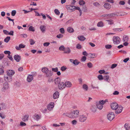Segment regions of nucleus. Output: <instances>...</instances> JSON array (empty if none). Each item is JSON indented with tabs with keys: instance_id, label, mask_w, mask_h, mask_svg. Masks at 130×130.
I'll use <instances>...</instances> for the list:
<instances>
[{
	"instance_id": "c756f323",
	"label": "nucleus",
	"mask_w": 130,
	"mask_h": 130,
	"mask_svg": "<svg viewBox=\"0 0 130 130\" xmlns=\"http://www.w3.org/2000/svg\"><path fill=\"white\" fill-rule=\"evenodd\" d=\"M42 71L43 72L45 73V74L49 70L46 67H44L43 68H42Z\"/></svg>"
},
{
	"instance_id": "de8ad7c7",
	"label": "nucleus",
	"mask_w": 130,
	"mask_h": 130,
	"mask_svg": "<svg viewBox=\"0 0 130 130\" xmlns=\"http://www.w3.org/2000/svg\"><path fill=\"white\" fill-rule=\"evenodd\" d=\"M87 65L88 67L89 68H92V66H93L92 64L90 62H89L88 63H87Z\"/></svg>"
},
{
	"instance_id": "4d7b16f0",
	"label": "nucleus",
	"mask_w": 130,
	"mask_h": 130,
	"mask_svg": "<svg viewBox=\"0 0 130 130\" xmlns=\"http://www.w3.org/2000/svg\"><path fill=\"white\" fill-rule=\"evenodd\" d=\"M86 57L85 56H84L81 58V61L82 62H84L86 60Z\"/></svg>"
},
{
	"instance_id": "6e6552de",
	"label": "nucleus",
	"mask_w": 130,
	"mask_h": 130,
	"mask_svg": "<svg viewBox=\"0 0 130 130\" xmlns=\"http://www.w3.org/2000/svg\"><path fill=\"white\" fill-rule=\"evenodd\" d=\"M58 87L59 89L62 90L65 88L64 83L62 82H61L58 85Z\"/></svg>"
},
{
	"instance_id": "39448f33",
	"label": "nucleus",
	"mask_w": 130,
	"mask_h": 130,
	"mask_svg": "<svg viewBox=\"0 0 130 130\" xmlns=\"http://www.w3.org/2000/svg\"><path fill=\"white\" fill-rule=\"evenodd\" d=\"M87 119V117L86 115H80L78 118V119L79 122H83L86 121Z\"/></svg>"
},
{
	"instance_id": "20e7f679",
	"label": "nucleus",
	"mask_w": 130,
	"mask_h": 130,
	"mask_svg": "<svg viewBox=\"0 0 130 130\" xmlns=\"http://www.w3.org/2000/svg\"><path fill=\"white\" fill-rule=\"evenodd\" d=\"M115 116L114 113L112 112L109 113L107 115L108 119L110 121L114 119Z\"/></svg>"
},
{
	"instance_id": "3c124183",
	"label": "nucleus",
	"mask_w": 130,
	"mask_h": 130,
	"mask_svg": "<svg viewBox=\"0 0 130 130\" xmlns=\"http://www.w3.org/2000/svg\"><path fill=\"white\" fill-rule=\"evenodd\" d=\"M93 5L96 7H99L100 6V5L98 2H95L93 3Z\"/></svg>"
},
{
	"instance_id": "e433bc0d",
	"label": "nucleus",
	"mask_w": 130,
	"mask_h": 130,
	"mask_svg": "<svg viewBox=\"0 0 130 130\" xmlns=\"http://www.w3.org/2000/svg\"><path fill=\"white\" fill-rule=\"evenodd\" d=\"M83 88L85 91H87L88 89V87L86 84H84L83 85Z\"/></svg>"
},
{
	"instance_id": "9b49d317",
	"label": "nucleus",
	"mask_w": 130,
	"mask_h": 130,
	"mask_svg": "<svg viewBox=\"0 0 130 130\" xmlns=\"http://www.w3.org/2000/svg\"><path fill=\"white\" fill-rule=\"evenodd\" d=\"M118 110L115 111L116 114H118L121 113L123 109V107L121 106H118V107L117 108Z\"/></svg>"
},
{
	"instance_id": "7ed1b4c3",
	"label": "nucleus",
	"mask_w": 130,
	"mask_h": 130,
	"mask_svg": "<svg viewBox=\"0 0 130 130\" xmlns=\"http://www.w3.org/2000/svg\"><path fill=\"white\" fill-rule=\"evenodd\" d=\"M113 42L114 44H118L120 41V38L118 36H114L113 38Z\"/></svg>"
},
{
	"instance_id": "603ef678",
	"label": "nucleus",
	"mask_w": 130,
	"mask_h": 130,
	"mask_svg": "<svg viewBox=\"0 0 130 130\" xmlns=\"http://www.w3.org/2000/svg\"><path fill=\"white\" fill-rule=\"evenodd\" d=\"M63 36V35L61 34H59L56 36V37L59 39L61 38H62Z\"/></svg>"
},
{
	"instance_id": "37998d69",
	"label": "nucleus",
	"mask_w": 130,
	"mask_h": 130,
	"mask_svg": "<svg viewBox=\"0 0 130 130\" xmlns=\"http://www.w3.org/2000/svg\"><path fill=\"white\" fill-rule=\"evenodd\" d=\"M59 49L60 51H64L65 50V47L63 45H61L59 47Z\"/></svg>"
},
{
	"instance_id": "338daca9",
	"label": "nucleus",
	"mask_w": 130,
	"mask_h": 130,
	"mask_svg": "<svg viewBox=\"0 0 130 130\" xmlns=\"http://www.w3.org/2000/svg\"><path fill=\"white\" fill-rule=\"evenodd\" d=\"M4 53L5 54H8L9 55V54H10L11 52L9 51H5L4 52Z\"/></svg>"
},
{
	"instance_id": "6ab92c4d",
	"label": "nucleus",
	"mask_w": 130,
	"mask_h": 130,
	"mask_svg": "<svg viewBox=\"0 0 130 130\" xmlns=\"http://www.w3.org/2000/svg\"><path fill=\"white\" fill-rule=\"evenodd\" d=\"M97 108L96 106L92 105L91 108V110L92 112L94 113L96 111Z\"/></svg>"
},
{
	"instance_id": "79ce46f5",
	"label": "nucleus",
	"mask_w": 130,
	"mask_h": 130,
	"mask_svg": "<svg viewBox=\"0 0 130 130\" xmlns=\"http://www.w3.org/2000/svg\"><path fill=\"white\" fill-rule=\"evenodd\" d=\"M67 69V68L66 66H63L61 67V70L62 71H65Z\"/></svg>"
},
{
	"instance_id": "c85d7f7f",
	"label": "nucleus",
	"mask_w": 130,
	"mask_h": 130,
	"mask_svg": "<svg viewBox=\"0 0 130 130\" xmlns=\"http://www.w3.org/2000/svg\"><path fill=\"white\" fill-rule=\"evenodd\" d=\"M71 52V50L68 47L67 48H66L65 49V51L64 53H65L69 54Z\"/></svg>"
},
{
	"instance_id": "ddd939ff",
	"label": "nucleus",
	"mask_w": 130,
	"mask_h": 130,
	"mask_svg": "<svg viewBox=\"0 0 130 130\" xmlns=\"http://www.w3.org/2000/svg\"><path fill=\"white\" fill-rule=\"evenodd\" d=\"M4 77L5 81L6 82H10L12 80V78L11 77H8V76L5 75Z\"/></svg>"
},
{
	"instance_id": "f8f14e48",
	"label": "nucleus",
	"mask_w": 130,
	"mask_h": 130,
	"mask_svg": "<svg viewBox=\"0 0 130 130\" xmlns=\"http://www.w3.org/2000/svg\"><path fill=\"white\" fill-rule=\"evenodd\" d=\"M3 86V87L2 88V91L4 92L8 88V84L7 83H5L4 84Z\"/></svg>"
},
{
	"instance_id": "1a4fd4ad",
	"label": "nucleus",
	"mask_w": 130,
	"mask_h": 130,
	"mask_svg": "<svg viewBox=\"0 0 130 130\" xmlns=\"http://www.w3.org/2000/svg\"><path fill=\"white\" fill-rule=\"evenodd\" d=\"M7 73L8 75L11 77L14 74L15 72L13 70H8L7 71Z\"/></svg>"
},
{
	"instance_id": "13d9d810",
	"label": "nucleus",
	"mask_w": 130,
	"mask_h": 130,
	"mask_svg": "<svg viewBox=\"0 0 130 130\" xmlns=\"http://www.w3.org/2000/svg\"><path fill=\"white\" fill-rule=\"evenodd\" d=\"M26 125V124L23 122H21L20 123V125L22 126H25Z\"/></svg>"
},
{
	"instance_id": "5fc2aeb1",
	"label": "nucleus",
	"mask_w": 130,
	"mask_h": 130,
	"mask_svg": "<svg viewBox=\"0 0 130 130\" xmlns=\"http://www.w3.org/2000/svg\"><path fill=\"white\" fill-rule=\"evenodd\" d=\"M63 115L64 116H66L70 118V113H64L63 114Z\"/></svg>"
},
{
	"instance_id": "f3484780",
	"label": "nucleus",
	"mask_w": 130,
	"mask_h": 130,
	"mask_svg": "<svg viewBox=\"0 0 130 130\" xmlns=\"http://www.w3.org/2000/svg\"><path fill=\"white\" fill-rule=\"evenodd\" d=\"M54 103H53L51 102L47 106V109L49 110H51L52 108L54 107Z\"/></svg>"
},
{
	"instance_id": "bf43d9fd",
	"label": "nucleus",
	"mask_w": 130,
	"mask_h": 130,
	"mask_svg": "<svg viewBox=\"0 0 130 130\" xmlns=\"http://www.w3.org/2000/svg\"><path fill=\"white\" fill-rule=\"evenodd\" d=\"M52 70L53 71L57 72L58 71V69L57 67H56L55 68H52Z\"/></svg>"
},
{
	"instance_id": "a19ab883",
	"label": "nucleus",
	"mask_w": 130,
	"mask_h": 130,
	"mask_svg": "<svg viewBox=\"0 0 130 130\" xmlns=\"http://www.w3.org/2000/svg\"><path fill=\"white\" fill-rule=\"evenodd\" d=\"M77 61L78 60L77 59H75L73 61V63L75 65H78L79 62H78Z\"/></svg>"
},
{
	"instance_id": "680f3d73",
	"label": "nucleus",
	"mask_w": 130,
	"mask_h": 130,
	"mask_svg": "<svg viewBox=\"0 0 130 130\" xmlns=\"http://www.w3.org/2000/svg\"><path fill=\"white\" fill-rule=\"evenodd\" d=\"M31 74L30 75L32 76L33 77L34 76H35L37 74L36 72H31Z\"/></svg>"
},
{
	"instance_id": "f704fd0d",
	"label": "nucleus",
	"mask_w": 130,
	"mask_h": 130,
	"mask_svg": "<svg viewBox=\"0 0 130 130\" xmlns=\"http://www.w3.org/2000/svg\"><path fill=\"white\" fill-rule=\"evenodd\" d=\"M109 78V76L108 75H105L103 77V79L108 82Z\"/></svg>"
},
{
	"instance_id": "4be33fe9",
	"label": "nucleus",
	"mask_w": 130,
	"mask_h": 130,
	"mask_svg": "<svg viewBox=\"0 0 130 130\" xmlns=\"http://www.w3.org/2000/svg\"><path fill=\"white\" fill-rule=\"evenodd\" d=\"M29 117V115H24L23 118H22L23 121L24 122L27 121L28 120Z\"/></svg>"
},
{
	"instance_id": "ea45409f",
	"label": "nucleus",
	"mask_w": 130,
	"mask_h": 130,
	"mask_svg": "<svg viewBox=\"0 0 130 130\" xmlns=\"http://www.w3.org/2000/svg\"><path fill=\"white\" fill-rule=\"evenodd\" d=\"M66 8L69 11L71 12V5H66Z\"/></svg>"
},
{
	"instance_id": "a18cd8bd",
	"label": "nucleus",
	"mask_w": 130,
	"mask_h": 130,
	"mask_svg": "<svg viewBox=\"0 0 130 130\" xmlns=\"http://www.w3.org/2000/svg\"><path fill=\"white\" fill-rule=\"evenodd\" d=\"M59 31H60V33L62 34H64V33L65 32V31H64V29L63 28H62L60 29Z\"/></svg>"
},
{
	"instance_id": "cd10ccee",
	"label": "nucleus",
	"mask_w": 130,
	"mask_h": 130,
	"mask_svg": "<svg viewBox=\"0 0 130 130\" xmlns=\"http://www.w3.org/2000/svg\"><path fill=\"white\" fill-rule=\"evenodd\" d=\"M40 28L42 32L43 33L45 32V27L44 26H41Z\"/></svg>"
},
{
	"instance_id": "9d476101",
	"label": "nucleus",
	"mask_w": 130,
	"mask_h": 130,
	"mask_svg": "<svg viewBox=\"0 0 130 130\" xmlns=\"http://www.w3.org/2000/svg\"><path fill=\"white\" fill-rule=\"evenodd\" d=\"M122 15V14H120L118 12L114 13L108 14V17H113L116 16H120Z\"/></svg>"
},
{
	"instance_id": "774afa93",
	"label": "nucleus",
	"mask_w": 130,
	"mask_h": 130,
	"mask_svg": "<svg viewBox=\"0 0 130 130\" xmlns=\"http://www.w3.org/2000/svg\"><path fill=\"white\" fill-rule=\"evenodd\" d=\"M72 123L73 125H76L77 123V121L76 120H74L72 121Z\"/></svg>"
},
{
	"instance_id": "412c9836",
	"label": "nucleus",
	"mask_w": 130,
	"mask_h": 130,
	"mask_svg": "<svg viewBox=\"0 0 130 130\" xmlns=\"http://www.w3.org/2000/svg\"><path fill=\"white\" fill-rule=\"evenodd\" d=\"M33 77L30 75H28L27 77V80L29 82H31L33 79Z\"/></svg>"
},
{
	"instance_id": "4c0bfd02",
	"label": "nucleus",
	"mask_w": 130,
	"mask_h": 130,
	"mask_svg": "<svg viewBox=\"0 0 130 130\" xmlns=\"http://www.w3.org/2000/svg\"><path fill=\"white\" fill-rule=\"evenodd\" d=\"M75 9L78 10H79L80 13V16H81L82 15V11L80 9V8L79 7H76L75 8Z\"/></svg>"
},
{
	"instance_id": "e2e57ef3",
	"label": "nucleus",
	"mask_w": 130,
	"mask_h": 130,
	"mask_svg": "<svg viewBox=\"0 0 130 130\" xmlns=\"http://www.w3.org/2000/svg\"><path fill=\"white\" fill-rule=\"evenodd\" d=\"M117 66V64H113L111 66V68L113 69L115 68Z\"/></svg>"
},
{
	"instance_id": "2eb2a0df",
	"label": "nucleus",
	"mask_w": 130,
	"mask_h": 130,
	"mask_svg": "<svg viewBox=\"0 0 130 130\" xmlns=\"http://www.w3.org/2000/svg\"><path fill=\"white\" fill-rule=\"evenodd\" d=\"M25 46V45H24L23 44H21L19 45V46H16L15 47V48L17 50H20L21 49V48H24Z\"/></svg>"
},
{
	"instance_id": "69168bd1",
	"label": "nucleus",
	"mask_w": 130,
	"mask_h": 130,
	"mask_svg": "<svg viewBox=\"0 0 130 130\" xmlns=\"http://www.w3.org/2000/svg\"><path fill=\"white\" fill-rule=\"evenodd\" d=\"M3 32L6 35H8L9 34V32L6 30H3Z\"/></svg>"
},
{
	"instance_id": "423d86ee",
	"label": "nucleus",
	"mask_w": 130,
	"mask_h": 130,
	"mask_svg": "<svg viewBox=\"0 0 130 130\" xmlns=\"http://www.w3.org/2000/svg\"><path fill=\"white\" fill-rule=\"evenodd\" d=\"M32 117L34 120L38 121L41 119V115L37 113H35L33 115Z\"/></svg>"
},
{
	"instance_id": "4468645a",
	"label": "nucleus",
	"mask_w": 130,
	"mask_h": 130,
	"mask_svg": "<svg viewBox=\"0 0 130 130\" xmlns=\"http://www.w3.org/2000/svg\"><path fill=\"white\" fill-rule=\"evenodd\" d=\"M14 60L17 62H19L21 60V56L18 55H15L14 56Z\"/></svg>"
},
{
	"instance_id": "b1692460",
	"label": "nucleus",
	"mask_w": 130,
	"mask_h": 130,
	"mask_svg": "<svg viewBox=\"0 0 130 130\" xmlns=\"http://www.w3.org/2000/svg\"><path fill=\"white\" fill-rule=\"evenodd\" d=\"M104 6L105 8L107 9H110L111 7V5L110 4L108 3H107L105 4L104 5Z\"/></svg>"
},
{
	"instance_id": "a878e982",
	"label": "nucleus",
	"mask_w": 130,
	"mask_h": 130,
	"mask_svg": "<svg viewBox=\"0 0 130 130\" xmlns=\"http://www.w3.org/2000/svg\"><path fill=\"white\" fill-rule=\"evenodd\" d=\"M124 127L126 130H130V126L129 124L125 123L124 125Z\"/></svg>"
},
{
	"instance_id": "7c9ffc66",
	"label": "nucleus",
	"mask_w": 130,
	"mask_h": 130,
	"mask_svg": "<svg viewBox=\"0 0 130 130\" xmlns=\"http://www.w3.org/2000/svg\"><path fill=\"white\" fill-rule=\"evenodd\" d=\"M97 26L98 27H103L104 26L103 23L102 21L98 22L97 24Z\"/></svg>"
},
{
	"instance_id": "c9c22d12",
	"label": "nucleus",
	"mask_w": 130,
	"mask_h": 130,
	"mask_svg": "<svg viewBox=\"0 0 130 130\" xmlns=\"http://www.w3.org/2000/svg\"><path fill=\"white\" fill-rule=\"evenodd\" d=\"M28 30L29 31H35V29L32 26H30Z\"/></svg>"
},
{
	"instance_id": "bb28decb",
	"label": "nucleus",
	"mask_w": 130,
	"mask_h": 130,
	"mask_svg": "<svg viewBox=\"0 0 130 130\" xmlns=\"http://www.w3.org/2000/svg\"><path fill=\"white\" fill-rule=\"evenodd\" d=\"M77 38L79 40L82 41H84L86 39V38L84 37L83 36H78L77 37Z\"/></svg>"
},
{
	"instance_id": "09e8293b",
	"label": "nucleus",
	"mask_w": 130,
	"mask_h": 130,
	"mask_svg": "<svg viewBox=\"0 0 130 130\" xmlns=\"http://www.w3.org/2000/svg\"><path fill=\"white\" fill-rule=\"evenodd\" d=\"M89 57L92 58H94V56H95V54H92L91 53L89 54Z\"/></svg>"
},
{
	"instance_id": "72a5a7b5",
	"label": "nucleus",
	"mask_w": 130,
	"mask_h": 130,
	"mask_svg": "<svg viewBox=\"0 0 130 130\" xmlns=\"http://www.w3.org/2000/svg\"><path fill=\"white\" fill-rule=\"evenodd\" d=\"M10 37L9 36H7L4 40V41L8 43L10 40Z\"/></svg>"
},
{
	"instance_id": "f257e3e1",
	"label": "nucleus",
	"mask_w": 130,
	"mask_h": 130,
	"mask_svg": "<svg viewBox=\"0 0 130 130\" xmlns=\"http://www.w3.org/2000/svg\"><path fill=\"white\" fill-rule=\"evenodd\" d=\"M107 102V99H106L105 100H102L99 102H96V106L98 109L101 110L103 107V105Z\"/></svg>"
},
{
	"instance_id": "dca6fc26",
	"label": "nucleus",
	"mask_w": 130,
	"mask_h": 130,
	"mask_svg": "<svg viewBox=\"0 0 130 130\" xmlns=\"http://www.w3.org/2000/svg\"><path fill=\"white\" fill-rule=\"evenodd\" d=\"M53 98L54 99L58 98L59 96V93L58 91H56L53 94Z\"/></svg>"
},
{
	"instance_id": "aec40b11",
	"label": "nucleus",
	"mask_w": 130,
	"mask_h": 130,
	"mask_svg": "<svg viewBox=\"0 0 130 130\" xmlns=\"http://www.w3.org/2000/svg\"><path fill=\"white\" fill-rule=\"evenodd\" d=\"M64 85L65 87H66L69 88L71 87L72 86V84L71 82L69 81L66 82L64 83Z\"/></svg>"
},
{
	"instance_id": "052dcab7",
	"label": "nucleus",
	"mask_w": 130,
	"mask_h": 130,
	"mask_svg": "<svg viewBox=\"0 0 130 130\" xmlns=\"http://www.w3.org/2000/svg\"><path fill=\"white\" fill-rule=\"evenodd\" d=\"M76 48L78 49H80L82 48V46L80 44H78L77 45Z\"/></svg>"
},
{
	"instance_id": "8fccbe9b",
	"label": "nucleus",
	"mask_w": 130,
	"mask_h": 130,
	"mask_svg": "<svg viewBox=\"0 0 130 130\" xmlns=\"http://www.w3.org/2000/svg\"><path fill=\"white\" fill-rule=\"evenodd\" d=\"M16 13V11L15 10H12L11 12V15L12 16H15Z\"/></svg>"
},
{
	"instance_id": "58836bf2",
	"label": "nucleus",
	"mask_w": 130,
	"mask_h": 130,
	"mask_svg": "<svg viewBox=\"0 0 130 130\" xmlns=\"http://www.w3.org/2000/svg\"><path fill=\"white\" fill-rule=\"evenodd\" d=\"M85 3V2L83 0H80L79 1V4L80 5H83Z\"/></svg>"
},
{
	"instance_id": "473e14b6",
	"label": "nucleus",
	"mask_w": 130,
	"mask_h": 130,
	"mask_svg": "<svg viewBox=\"0 0 130 130\" xmlns=\"http://www.w3.org/2000/svg\"><path fill=\"white\" fill-rule=\"evenodd\" d=\"M106 21L108 22V24H109L111 25L113 24V20L111 19L106 20Z\"/></svg>"
},
{
	"instance_id": "c03bdc74",
	"label": "nucleus",
	"mask_w": 130,
	"mask_h": 130,
	"mask_svg": "<svg viewBox=\"0 0 130 130\" xmlns=\"http://www.w3.org/2000/svg\"><path fill=\"white\" fill-rule=\"evenodd\" d=\"M98 78L99 80H102L103 79V77L102 75H99L98 76Z\"/></svg>"
},
{
	"instance_id": "49530a36",
	"label": "nucleus",
	"mask_w": 130,
	"mask_h": 130,
	"mask_svg": "<svg viewBox=\"0 0 130 130\" xmlns=\"http://www.w3.org/2000/svg\"><path fill=\"white\" fill-rule=\"evenodd\" d=\"M54 12L57 15H59L60 14V12L57 9H55L54 10Z\"/></svg>"
},
{
	"instance_id": "a211bd4d",
	"label": "nucleus",
	"mask_w": 130,
	"mask_h": 130,
	"mask_svg": "<svg viewBox=\"0 0 130 130\" xmlns=\"http://www.w3.org/2000/svg\"><path fill=\"white\" fill-rule=\"evenodd\" d=\"M46 76L47 77H50L51 76L53 75V72L51 70H48L46 73Z\"/></svg>"
},
{
	"instance_id": "f03ea898",
	"label": "nucleus",
	"mask_w": 130,
	"mask_h": 130,
	"mask_svg": "<svg viewBox=\"0 0 130 130\" xmlns=\"http://www.w3.org/2000/svg\"><path fill=\"white\" fill-rule=\"evenodd\" d=\"M79 114V110H74L70 112V118L74 119L78 117Z\"/></svg>"
},
{
	"instance_id": "2f4dec72",
	"label": "nucleus",
	"mask_w": 130,
	"mask_h": 130,
	"mask_svg": "<svg viewBox=\"0 0 130 130\" xmlns=\"http://www.w3.org/2000/svg\"><path fill=\"white\" fill-rule=\"evenodd\" d=\"M128 37L127 36L124 35L123 36V41L124 42H127L128 41Z\"/></svg>"
},
{
	"instance_id": "0eeeda50",
	"label": "nucleus",
	"mask_w": 130,
	"mask_h": 130,
	"mask_svg": "<svg viewBox=\"0 0 130 130\" xmlns=\"http://www.w3.org/2000/svg\"><path fill=\"white\" fill-rule=\"evenodd\" d=\"M111 107L112 109L116 110L118 107V105L116 103H113L111 104Z\"/></svg>"
},
{
	"instance_id": "0e129e2a",
	"label": "nucleus",
	"mask_w": 130,
	"mask_h": 130,
	"mask_svg": "<svg viewBox=\"0 0 130 130\" xmlns=\"http://www.w3.org/2000/svg\"><path fill=\"white\" fill-rule=\"evenodd\" d=\"M50 43L48 42H45L44 43L43 45L45 46H47L50 44Z\"/></svg>"
},
{
	"instance_id": "5701e85b",
	"label": "nucleus",
	"mask_w": 130,
	"mask_h": 130,
	"mask_svg": "<svg viewBox=\"0 0 130 130\" xmlns=\"http://www.w3.org/2000/svg\"><path fill=\"white\" fill-rule=\"evenodd\" d=\"M61 82L60 79L59 77H57L55 79L54 82L56 84L58 85Z\"/></svg>"
},
{
	"instance_id": "393cba45",
	"label": "nucleus",
	"mask_w": 130,
	"mask_h": 130,
	"mask_svg": "<svg viewBox=\"0 0 130 130\" xmlns=\"http://www.w3.org/2000/svg\"><path fill=\"white\" fill-rule=\"evenodd\" d=\"M67 31L71 33L74 32V30L71 27H68L67 29Z\"/></svg>"
},
{
	"instance_id": "6e6d98bb",
	"label": "nucleus",
	"mask_w": 130,
	"mask_h": 130,
	"mask_svg": "<svg viewBox=\"0 0 130 130\" xmlns=\"http://www.w3.org/2000/svg\"><path fill=\"white\" fill-rule=\"evenodd\" d=\"M30 42V44L32 45L34 44L35 43V42L32 39H30L29 40Z\"/></svg>"
},
{
	"instance_id": "864d4df0",
	"label": "nucleus",
	"mask_w": 130,
	"mask_h": 130,
	"mask_svg": "<svg viewBox=\"0 0 130 130\" xmlns=\"http://www.w3.org/2000/svg\"><path fill=\"white\" fill-rule=\"evenodd\" d=\"M105 47L107 49H110L112 47V46L109 44L106 45L105 46Z\"/></svg>"
}]
</instances>
